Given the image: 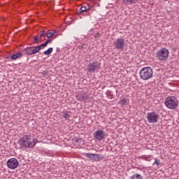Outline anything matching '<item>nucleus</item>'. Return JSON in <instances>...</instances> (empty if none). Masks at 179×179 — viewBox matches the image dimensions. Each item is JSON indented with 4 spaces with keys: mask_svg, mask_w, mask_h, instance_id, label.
<instances>
[{
    "mask_svg": "<svg viewBox=\"0 0 179 179\" xmlns=\"http://www.w3.org/2000/svg\"><path fill=\"white\" fill-rule=\"evenodd\" d=\"M38 140L33 138L32 135L26 134L18 140V145L20 149H33Z\"/></svg>",
    "mask_w": 179,
    "mask_h": 179,
    "instance_id": "f257e3e1",
    "label": "nucleus"
},
{
    "mask_svg": "<svg viewBox=\"0 0 179 179\" xmlns=\"http://www.w3.org/2000/svg\"><path fill=\"white\" fill-rule=\"evenodd\" d=\"M52 36H54V31L48 32L46 34V36L48 37V38H51V37H52Z\"/></svg>",
    "mask_w": 179,
    "mask_h": 179,
    "instance_id": "b1692460",
    "label": "nucleus"
},
{
    "mask_svg": "<svg viewBox=\"0 0 179 179\" xmlns=\"http://www.w3.org/2000/svg\"><path fill=\"white\" fill-rule=\"evenodd\" d=\"M34 43H38V36L34 37Z\"/></svg>",
    "mask_w": 179,
    "mask_h": 179,
    "instance_id": "393cba45",
    "label": "nucleus"
},
{
    "mask_svg": "<svg viewBox=\"0 0 179 179\" xmlns=\"http://www.w3.org/2000/svg\"><path fill=\"white\" fill-rule=\"evenodd\" d=\"M41 50L40 46H36L35 48L29 47L25 48L24 51L27 55H33V54H37L38 51Z\"/></svg>",
    "mask_w": 179,
    "mask_h": 179,
    "instance_id": "9b49d317",
    "label": "nucleus"
},
{
    "mask_svg": "<svg viewBox=\"0 0 179 179\" xmlns=\"http://www.w3.org/2000/svg\"><path fill=\"white\" fill-rule=\"evenodd\" d=\"M50 41H51V40H48V41H45V43L41 44L38 47H40V48L41 50V47H47V45H48V43H50Z\"/></svg>",
    "mask_w": 179,
    "mask_h": 179,
    "instance_id": "412c9836",
    "label": "nucleus"
},
{
    "mask_svg": "<svg viewBox=\"0 0 179 179\" xmlns=\"http://www.w3.org/2000/svg\"><path fill=\"white\" fill-rule=\"evenodd\" d=\"M140 79L149 80L153 76V70L150 67H143L139 72Z\"/></svg>",
    "mask_w": 179,
    "mask_h": 179,
    "instance_id": "f03ea898",
    "label": "nucleus"
},
{
    "mask_svg": "<svg viewBox=\"0 0 179 179\" xmlns=\"http://www.w3.org/2000/svg\"><path fill=\"white\" fill-rule=\"evenodd\" d=\"M7 166L11 170H15L19 167V161L16 158H10L7 161Z\"/></svg>",
    "mask_w": 179,
    "mask_h": 179,
    "instance_id": "6e6552de",
    "label": "nucleus"
},
{
    "mask_svg": "<svg viewBox=\"0 0 179 179\" xmlns=\"http://www.w3.org/2000/svg\"><path fill=\"white\" fill-rule=\"evenodd\" d=\"M147 120L150 124H156L159 121V114L156 112H150L147 114Z\"/></svg>",
    "mask_w": 179,
    "mask_h": 179,
    "instance_id": "39448f33",
    "label": "nucleus"
},
{
    "mask_svg": "<svg viewBox=\"0 0 179 179\" xmlns=\"http://www.w3.org/2000/svg\"><path fill=\"white\" fill-rule=\"evenodd\" d=\"M88 1H93V0H88Z\"/></svg>",
    "mask_w": 179,
    "mask_h": 179,
    "instance_id": "cd10ccee",
    "label": "nucleus"
},
{
    "mask_svg": "<svg viewBox=\"0 0 179 179\" xmlns=\"http://www.w3.org/2000/svg\"><path fill=\"white\" fill-rule=\"evenodd\" d=\"M136 2H138V0H122L123 5L126 6L127 5H134V3H136Z\"/></svg>",
    "mask_w": 179,
    "mask_h": 179,
    "instance_id": "2eb2a0df",
    "label": "nucleus"
},
{
    "mask_svg": "<svg viewBox=\"0 0 179 179\" xmlns=\"http://www.w3.org/2000/svg\"><path fill=\"white\" fill-rule=\"evenodd\" d=\"M164 104L169 110H174L178 106V100L175 96H168L165 99Z\"/></svg>",
    "mask_w": 179,
    "mask_h": 179,
    "instance_id": "20e7f679",
    "label": "nucleus"
},
{
    "mask_svg": "<svg viewBox=\"0 0 179 179\" xmlns=\"http://www.w3.org/2000/svg\"><path fill=\"white\" fill-rule=\"evenodd\" d=\"M93 136L96 141H103L106 136V133L103 130H97L93 134Z\"/></svg>",
    "mask_w": 179,
    "mask_h": 179,
    "instance_id": "9d476101",
    "label": "nucleus"
},
{
    "mask_svg": "<svg viewBox=\"0 0 179 179\" xmlns=\"http://www.w3.org/2000/svg\"><path fill=\"white\" fill-rule=\"evenodd\" d=\"M130 179H143V177L139 173H135L130 177Z\"/></svg>",
    "mask_w": 179,
    "mask_h": 179,
    "instance_id": "a211bd4d",
    "label": "nucleus"
},
{
    "mask_svg": "<svg viewBox=\"0 0 179 179\" xmlns=\"http://www.w3.org/2000/svg\"><path fill=\"white\" fill-rule=\"evenodd\" d=\"M129 103V101L127 98H122L119 101V104L121 106V107H124V106H128Z\"/></svg>",
    "mask_w": 179,
    "mask_h": 179,
    "instance_id": "4468645a",
    "label": "nucleus"
},
{
    "mask_svg": "<svg viewBox=\"0 0 179 179\" xmlns=\"http://www.w3.org/2000/svg\"><path fill=\"white\" fill-rule=\"evenodd\" d=\"M85 156L87 159H90V160H92V162H99V160H100V155L99 154L86 153Z\"/></svg>",
    "mask_w": 179,
    "mask_h": 179,
    "instance_id": "ddd939ff",
    "label": "nucleus"
},
{
    "mask_svg": "<svg viewBox=\"0 0 179 179\" xmlns=\"http://www.w3.org/2000/svg\"><path fill=\"white\" fill-rule=\"evenodd\" d=\"M113 45L115 48V50H124V45H125V41H124V38H117L114 43Z\"/></svg>",
    "mask_w": 179,
    "mask_h": 179,
    "instance_id": "1a4fd4ad",
    "label": "nucleus"
},
{
    "mask_svg": "<svg viewBox=\"0 0 179 179\" xmlns=\"http://www.w3.org/2000/svg\"><path fill=\"white\" fill-rule=\"evenodd\" d=\"M155 55L159 61H167L169 55H170V52L169 49L162 48L157 51Z\"/></svg>",
    "mask_w": 179,
    "mask_h": 179,
    "instance_id": "7ed1b4c3",
    "label": "nucleus"
},
{
    "mask_svg": "<svg viewBox=\"0 0 179 179\" xmlns=\"http://www.w3.org/2000/svg\"><path fill=\"white\" fill-rule=\"evenodd\" d=\"M90 6H88V7L83 6L80 7V10L78 11V13L79 15H85V13H86V15H90Z\"/></svg>",
    "mask_w": 179,
    "mask_h": 179,
    "instance_id": "f8f14e48",
    "label": "nucleus"
},
{
    "mask_svg": "<svg viewBox=\"0 0 179 179\" xmlns=\"http://www.w3.org/2000/svg\"><path fill=\"white\" fill-rule=\"evenodd\" d=\"M94 37H95L96 38H99V37H100V34H99V33L94 34Z\"/></svg>",
    "mask_w": 179,
    "mask_h": 179,
    "instance_id": "a878e982",
    "label": "nucleus"
},
{
    "mask_svg": "<svg viewBox=\"0 0 179 179\" xmlns=\"http://www.w3.org/2000/svg\"><path fill=\"white\" fill-rule=\"evenodd\" d=\"M82 16H90V14L89 15H86V13H85V15H81Z\"/></svg>",
    "mask_w": 179,
    "mask_h": 179,
    "instance_id": "bb28decb",
    "label": "nucleus"
},
{
    "mask_svg": "<svg viewBox=\"0 0 179 179\" xmlns=\"http://www.w3.org/2000/svg\"><path fill=\"white\" fill-rule=\"evenodd\" d=\"M62 117L66 120H69V115L66 112H62Z\"/></svg>",
    "mask_w": 179,
    "mask_h": 179,
    "instance_id": "6ab92c4d",
    "label": "nucleus"
},
{
    "mask_svg": "<svg viewBox=\"0 0 179 179\" xmlns=\"http://www.w3.org/2000/svg\"><path fill=\"white\" fill-rule=\"evenodd\" d=\"M52 48H48L47 50H45L43 54L44 55H50V54H51V52H52Z\"/></svg>",
    "mask_w": 179,
    "mask_h": 179,
    "instance_id": "aec40b11",
    "label": "nucleus"
},
{
    "mask_svg": "<svg viewBox=\"0 0 179 179\" xmlns=\"http://www.w3.org/2000/svg\"><path fill=\"white\" fill-rule=\"evenodd\" d=\"M76 97L77 100H78V101H82L83 103H86V101H87V100H89V94H87V92L85 91V90L80 92L76 96Z\"/></svg>",
    "mask_w": 179,
    "mask_h": 179,
    "instance_id": "0eeeda50",
    "label": "nucleus"
},
{
    "mask_svg": "<svg viewBox=\"0 0 179 179\" xmlns=\"http://www.w3.org/2000/svg\"><path fill=\"white\" fill-rule=\"evenodd\" d=\"M155 164H156L157 166H160V159L155 158V162L153 163V166H155Z\"/></svg>",
    "mask_w": 179,
    "mask_h": 179,
    "instance_id": "5701e85b",
    "label": "nucleus"
},
{
    "mask_svg": "<svg viewBox=\"0 0 179 179\" xmlns=\"http://www.w3.org/2000/svg\"><path fill=\"white\" fill-rule=\"evenodd\" d=\"M100 69V63L99 62H94L92 63H89L87 66V71L90 73H94L96 71H99Z\"/></svg>",
    "mask_w": 179,
    "mask_h": 179,
    "instance_id": "423d86ee",
    "label": "nucleus"
},
{
    "mask_svg": "<svg viewBox=\"0 0 179 179\" xmlns=\"http://www.w3.org/2000/svg\"><path fill=\"white\" fill-rule=\"evenodd\" d=\"M46 35H47V33L45 32V31L43 30L41 31V34H40V40H43L42 38L43 37H45Z\"/></svg>",
    "mask_w": 179,
    "mask_h": 179,
    "instance_id": "4be33fe9",
    "label": "nucleus"
},
{
    "mask_svg": "<svg viewBox=\"0 0 179 179\" xmlns=\"http://www.w3.org/2000/svg\"><path fill=\"white\" fill-rule=\"evenodd\" d=\"M141 159L143 160H145L146 162H150V160H152L153 157H152V155H143L141 156Z\"/></svg>",
    "mask_w": 179,
    "mask_h": 179,
    "instance_id": "f3484780",
    "label": "nucleus"
},
{
    "mask_svg": "<svg viewBox=\"0 0 179 179\" xmlns=\"http://www.w3.org/2000/svg\"><path fill=\"white\" fill-rule=\"evenodd\" d=\"M19 58H22V53L21 52H17L13 56H11V59L13 61H16V59H19Z\"/></svg>",
    "mask_w": 179,
    "mask_h": 179,
    "instance_id": "dca6fc26",
    "label": "nucleus"
}]
</instances>
